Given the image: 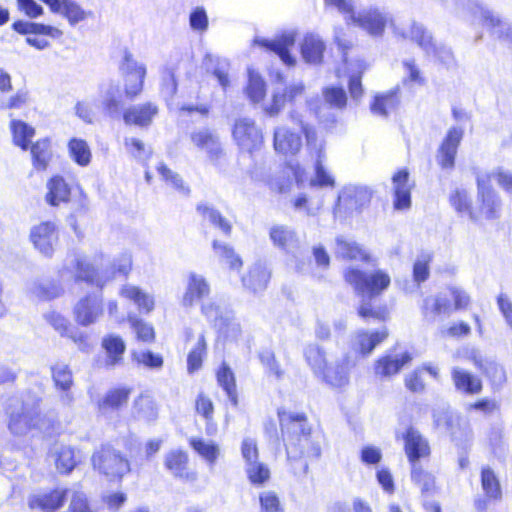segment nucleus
Listing matches in <instances>:
<instances>
[{
    "instance_id": "29",
    "label": "nucleus",
    "mask_w": 512,
    "mask_h": 512,
    "mask_svg": "<svg viewBox=\"0 0 512 512\" xmlns=\"http://www.w3.org/2000/svg\"><path fill=\"white\" fill-rule=\"evenodd\" d=\"M270 278L271 271L266 264L256 262L250 267L248 274L242 277V282L248 290L258 293L267 288Z\"/></svg>"
},
{
    "instance_id": "4",
    "label": "nucleus",
    "mask_w": 512,
    "mask_h": 512,
    "mask_svg": "<svg viewBox=\"0 0 512 512\" xmlns=\"http://www.w3.org/2000/svg\"><path fill=\"white\" fill-rule=\"evenodd\" d=\"M289 119L300 127L306 137L308 150L311 155L316 158L315 177L311 180L310 185L333 187L335 185V180L323 166V159L325 158L323 140L317 137L314 129L304 121L303 116L296 110H291L289 112Z\"/></svg>"
},
{
    "instance_id": "40",
    "label": "nucleus",
    "mask_w": 512,
    "mask_h": 512,
    "mask_svg": "<svg viewBox=\"0 0 512 512\" xmlns=\"http://www.w3.org/2000/svg\"><path fill=\"white\" fill-rule=\"evenodd\" d=\"M74 270H75V282H85L87 284H103L104 282H99V270L96 266H94L90 261L85 258H77L74 262Z\"/></svg>"
},
{
    "instance_id": "11",
    "label": "nucleus",
    "mask_w": 512,
    "mask_h": 512,
    "mask_svg": "<svg viewBox=\"0 0 512 512\" xmlns=\"http://www.w3.org/2000/svg\"><path fill=\"white\" fill-rule=\"evenodd\" d=\"M124 95L126 99L133 100L143 90L146 68L137 64L131 53H125L123 57Z\"/></svg>"
},
{
    "instance_id": "33",
    "label": "nucleus",
    "mask_w": 512,
    "mask_h": 512,
    "mask_svg": "<svg viewBox=\"0 0 512 512\" xmlns=\"http://www.w3.org/2000/svg\"><path fill=\"white\" fill-rule=\"evenodd\" d=\"M388 336L386 328L373 333L367 331H358L353 339L352 346L355 350L359 351L363 356H367L372 353L374 348L383 342Z\"/></svg>"
},
{
    "instance_id": "13",
    "label": "nucleus",
    "mask_w": 512,
    "mask_h": 512,
    "mask_svg": "<svg viewBox=\"0 0 512 512\" xmlns=\"http://www.w3.org/2000/svg\"><path fill=\"white\" fill-rule=\"evenodd\" d=\"M296 34L294 31H285L273 39L255 38L254 43L267 51L274 52L281 61L287 66H294L296 59L290 54V49L294 46Z\"/></svg>"
},
{
    "instance_id": "37",
    "label": "nucleus",
    "mask_w": 512,
    "mask_h": 512,
    "mask_svg": "<svg viewBox=\"0 0 512 512\" xmlns=\"http://www.w3.org/2000/svg\"><path fill=\"white\" fill-rule=\"evenodd\" d=\"M9 128L12 136V142L21 150H28L31 140L35 136V128L28 125L26 122L18 119H12L9 123Z\"/></svg>"
},
{
    "instance_id": "41",
    "label": "nucleus",
    "mask_w": 512,
    "mask_h": 512,
    "mask_svg": "<svg viewBox=\"0 0 512 512\" xmlns=\"http://www.w3.org/2000/svg\"><path fill=\"white\" fill-rule=\"evenodd\" d=\"M399 104L397 92L389 91L376 95L370 105L371 112L374 115L387 117L391 112L395 111Z\"/></svg>"
},
{
    "instance_id": "23",
    "label": "nucleus",
    "mask_w": 512,
    "mask_h": 512,
    "mask_svg": "<svg viewBox=\"0 0 512 512\" xmlns=\"http://www.w3.org/2000/svg\"><path fill=\"white\" fill-rule=\"evenodd\" d=\"M189 456L187 452L176 449L171 450L165 455L164 466L176 478H180L187 482H194L197 474L188 469Z\"/></svg>"
},
{
    "instance_id": "16",
    "label": "nucleus",
    "mask_w": 512,
    "mask_h": 512,
    "mask_svg": "<svg viewBox=\"0 0 512 512\" xmlns=\"http://www.w3.org/2000/svg\"><path fill=\"white\" fill-rule=\"evenodd\" d=\"M393 33L415 42L426 55L436 53V42L431 33L420 23L413 21L406 28L393 25Z\"/></svg>"
},
{
    "instance_id": "24",
    "label": "nucleus",
    "mask_w": 512,
    "mask_h": 512,
    "mask_svg": "<svg viewBox=\"0 0 512 512\" xmlns=\"http://www.w3.org/2000/svg\"><path fill=\"white\" fill-rule=\"evenodd\" d=\"M158 112V105L147 101L127 108L124 110L122 117L127 125L147 127L152 123Z\"/></svg>"
},
{
    "instance_id": "7",
    "label": "nucleus",
    "mask_w": 512,
    "mask_h": 512,
    "mask_svg": "<svg viewBox=\"0 0 512 512\" xmlns=\"http://www.w3.org/2000/svg\"><path fill=\"white\" fill-rule=\"evenodd\" d=\"M103 284L98 291L87 292L74 303L72 315L75 323L81 327L95 324L104 314Z\"/></svg>"
},
{
    "instance_id": "59",
    "label": "nucleus",
    "mask_w": 512,
    "mask_h": 512,
    "mask_svg": "<svg viewBox=\"0 0 512 512\" xmlns=\"http://www.w3.org/2000/svg\"><path fill=\"white\" fill-rule=\"evenodd\" d=\"M295 233L283 225L273 226L270 230V238L279 247H286L294 240Z\"/></svg>"
},
{
    "instance_id": "28",
    "label": "nucleus",
    "mask_w": 512,
    "mask_h": 512,
    "mask_svg": "<svg viewBox=\"0 0 512 512\" xmlns=\"http://www.w3.org/2000/svg\"><path fill=\"white\" fill-rule=\"evenodd\" d=\"M434 423L438 428L445 429L453 440L461 438L468 439L470 437V429L466 423H461L457 415L450 412H440L434 414Z\"/></svg>"
},
{
    "instance_id": "42",
    "label": "nucleus",
    "mask_w": 512,
    "mask_h": 512,
    "mask_svg": "<svg viewBox=\"0 0 512 512\" xmlns=\"http://www.w3.org/2000/svg\"><path fill=\"white\" fill-rule=\"evenodd\" d=\"M54 463L59 474H70L79 463L75 449L71 446H61L55 453Z\"/></svg>"
},
{
    "instance_id": "55",
    "label": "nucleus",
    "mask_w": 512,
    "mask_h": 512,
    "mask_svg": "<svg viewBox=\"0 0 512 512\" xmlns=\"http://www.w3.org/2000/svg\"><path fill=\"white\" fill-rule=\"evenodd\" d=\"M208 293L209 287L207 283L201 278L192 276L189 280L184 300L191 305L194 301L202 299Z\"/></svg>"
},
{
    "instance_id": "38",
    "label": "nucleus",
    "mask_w": 512,
    "mask_h": 512,
    "mask_svg": "<svg viewBox=\"0 0 512 512\" xmlns=\"http://www.w3.org/2000/svg\"><path fill=\"white\" fill-rule=\"evenodd\" d=\"M193 144L208 153L210 158L218 156L221 152L219 137L211 130H200L191 133Z\"/></svg>"
},
{
    "instance_id": "64",
    "label": "nucleus",
    "mask_w": 512,
    "mask_h": 512,
    "mask_svg": "<svg viewBox=\"0 0 512 512\" xmlns=\"http://www.w3.org/2000/svg\"><path fill=\"white\" fill-rule=\"evenodd\" d=\"M260 504L265 512H282L278 496L272 491H264L260 494Z\"/></svg>"
},
{
    "instance_id": "18",
    "label": "nucleus",
    "mask_w": 512,
    "mask_h": 512,
    "mask_svg": "<svg viewBox=\"0 0 512 512\" xmlns=\"http://www.w3.org/2000/svg\"><path fill=\"white\" fill-rule=\"evenodd\" d=\"M463 135L464 131L460 127H451L448 130L436 155L437 163L442 169L451 170L454 168L455 157Z\"/></svg>"
},
{
    "instance_id": "54",
    "label": "nucleus",
    "mask_w": 512,
    "mask_h": 512,
    "mask_svg": "<svg viewBox=\"0 0 512 512\" xmlns=\"http://www.w3.org/2000/svg\"><path fill=\"white\" fill-rule=\"evenodd\" d=\"M52 379L55 386L62 390L68 391L73 384L72 371L66 364H55L51 367Z\"/></svg>"
},
{
    "instance_id": "52",
    "label": "nucleus",
    "mask_w": 512,
    "mask_h": 512,
    "mask_svg": "<svg viewBox=\"0 0 512 512\" xmlns=\"http://www.w3.org/2000/svg\"><path fill=\"white\" fill-rule=\"evenodd\" d=\"M481 484L482 489L488 498L493 500H498L501 498L502 492L500 484L494 471L491 468L487 467L482 469Z\"/></svg>"
},
{
    "instance_id": "6",
    "label": "nucleus",
    "mask_w": 512,
    "mask_h": 512,
    "mask_svg": "<svg viewBox=\"0 0 512 512\" xmlns=\"http://www.w3.org/2000/svg\"><path fill=\"white\" fill-rule=\"evenodd\" d=\"M345 21L348 25L353 24L374 38L382 37L388 24H391L392 28L395 25L389 13L374 6L359 11L353 9Z\"/></svg>"
},
{
    "instance_id": "56",
    "label": "nucleus",
    "mask_w": 512,
    "mask_h": 512,
    "mask_svg": "<svg viewBox=\"0 0 512 512\" xmlns=\"http://www.w3.org/2000/svg\"><path fill=\"white\" fill-rule=\"evenodd\" d=\"M69 512H95L91 501L83 490L70 491Z\"/></svg>"
},
{
    "instance_id": "34",
    "label": "nucleus",
    "mask_w": 512,
    "mask_h": 512,
    "mask_svg": "<svg viewBox=\"0 0 512 512\" xmlns=\"http://www.w3.org/2000/svg\"><path fill=\"white\" fill-rule=\"evenodd\" d=\"M101 346L106 353V364L108 366H116L123 362L126 344L121 336L108 334L103 337Z\"/></svg>"
},
{
    "instance_id": "27",
    "label": "nucleus",
    "mask_w": 512,
    "mask_h": 512,
    "mask_svg": "<svg viewBox=\"0 0 512 512\" xmlns=\"http://www.w3.org/2000/svg\"><path fill=\"white\" fill-rule=\"evenodd\" d=\"M478 12L482 19L483 25L491 29L492 33L498 38L512 44V24L503 20L492 10L478 6Z\"/></svg>"
},
{
    "instance_id": "57",
    "label": "nucleus",
    "mask_w": 512,
    "mask_h": 512,
    "mask_svg": "<svg viewBox=\"0 0 512 512\" xmlns=\"http://www.w3.org/2000/svg\"><path fill=\"white\" fill-rule=\"evenodd\" d=\"M189 445L208 462H214L218 456V447L213 443L205 442L203 439L190 438Z\"/></svg>"
},
{
    "instance_id": "8",
    "label": "nucleus",
    "mask_w": 512,
    "mask_h": 512,
    "mask_svg": "<svg viewBox=\"0 0 512 512\" xmlns=\"http://www.w3.org/2000/svg\"><path fill=\"white\" fill-rule=\"evenodd\" d=\"M476 182L478 208L474 212L479 215V220L498 219L501 215L502 201L490 184V175L478 174Z\"/></svg>"
},
{
    "instance_id": "35",
    "label": "nucleus",
    "mask_w": 512,
    "mask_h": 512,
    "mask_svg": "<svg viewBox=\"0 0 512 512\" xmlns=\"http://www.w3.org/2000/svg\"><path fill=\"white\" fill-rule=\"evenodd\" d=\"M451 377L456 390L461 393L474 395L482 389L481 380L462 368L454 367Z\"/></svg>"
},
{
    "instance_id": "43",
    "label": "nucleus",
    "mask_w": 512,
    "mask_h": 512,
    "mask_svg": "<svg viewBox=\"0 0 512 512\" xmlns=\"http://www.w3.org/2000/svg\"><path fill=\"white\" fill-rule=\"evenodd\" d=\"M246 93L249 99L254 103H265L266 83L262 76L254 69H248V84Z\"/></svg>"
},
{
    "instance_id": "14",
    "label": "nucleus",
    "mask_w": 512,
    "mask_h": 512,
    "mask_svg": "<svg viewBox=\"0 0 512 512\" xmlns=\"http://www.w3.org/2000/svg\"><path fill=\"white\" fill-rule=\"evenodd\" d=\"M47 323L62 337L70 339L80 350H87L90 346L89 336L85 332L76 331L67 317L58 311H51L45 315Z\"/></svg>"
},
{
    "instance_id": "15",
    "label": "nucleus",
    "mask_w": 512,
    "mask_h": 512,
    "mask_svg": "<svg viewBox=\"0 0 512 512\" xmlns=\"http://www.w3.org/2000/svg\"><path fill=\"white\" fill-rule=\"evenodd\" d=\"M29 239L33 246L45 256H52L54 244L58 241V229L52 221H42L33 226Z\"/></svg>"
},
{
    "instance_id": "25",
    "label": "nucleus",
    "mask_w": 512,
    "mask_h": 512,
    "mask_svg": "<svg viewBox=\"0 0 512 512\" xmlns=\"http://www.w3.org/2000/svg\"><path fill=\"white\" fill-rule=\"evenodd\" d=\"M31 163L36 171H45L54 158V147L49 137L39 138L28 147Z\"/></svg>"
},
{
    "instance_id": "26",
    "label": "nucleus",
    "mask_w": 512,
    "mask_h": 512,
    "mask_svg": "<svg viewBox=\"0 0 512 512\" xmlns=\"http://www.w3.org/2000/svg\"><path fill=\"white\" fill-rule=\"evenodd\" d=\"M274 149L283 155H296L302 148L301 136L285 126L274 130Z\"/></svg>"
},
{
    "instance_id": "2",
    "label": "nucleus",
    "mask_w": 512,
    "mask_h": 512,
    "mask_svg": "<svg viewBox=\"0 0 512 512\" xmlns=\"http://www.w3.org/2000/svg\"><path fill=\"white\" fill-rule=\"evenodd\" d=\"M345 280L353 286L355 292L363 297L358 308V314L363 319L374 318L378 321H385L388 317V309L384 306L373 307L369 300L379 296L385 291L391 279L388 273L383 270H375L369 273L350 268L345 272Z\"/></svg>"
},
{
    "instance_id": "21",
    "label": "nucleus",
    "mask_w": 512,
    "mask_h": 512,
    "mask_svg": "<svg viewBox=\"0 0 512 512\" xmlns=\"http://www.w3.org/2000/svg\"><path fill=\"white\" fill-rule=\"evenodd\" d=\"M47 192L45 201L51 207H58L61 204H67L71 200L72 186L60 174L52 175L46 183Z\"/></svg>"
},
{
    "instance_id": "47",
    "label": "nucleus",
    "mask_w": 512,
    "mask_h": 512,
    "mask_svg": "<svg viewBox=\"0 0 512 512\" xmlns=\"http://www.w3.org/2000/svg\"><path fill=\"white\" fill-rule=\"evenodd\" d=\"M452 310L453 308L450 304V300L445 296H429L424 300L423 311L426 317L430 314L433 316H449L452 313Z\"/></svg>"
},
{
    "instance_id": "53",
    "label": "nucleus",
    "mask_w": 512,
    "mask_h": 512,
    "mask_svg": "<svg viewBox=\"0 0 512 512\" xmlns=\"http://www.w3.org/2000/svg\"><path fill=\"white\" fill-rule=\"evenodd\" d=\"M411 479L421 489L422 493H432L435 490L434 476L425 471L420 464L411 467Z\"/></svg>"
},
{
    "instance_id": "30",
    "label": "nucleus",
    "mask_w": 512,
    "mask_h": 512,
    "mask_svg": "<svg viewBox=\"0 0 512 512\" xmlns=\"http://www.w3.org/2000/svg\"><path fill=\"white\" fill-rule=\"evenodd\" d=\"M394 188V207L397 210L408 209L411 206V185L409 173L403 169L392 177Z\"/></svg>"
},
{
    "instance_id": "32",
    "label": "nucleus",
    "mask_w": 512,
    "mask_h": 512,
    "mask_svg": "<svg viewBox=\"0 0 512 512\" xmlns=\"http://www.w3.org/2000/svg\"><path fill=\"white\" fill-rule=\"evenodd\" d=\"M325 48V43L318 34L307 33L301 43L302 58L306 63L320 64Z\"/></svg>"
},
{
    "instance_id": "39",
    "label": "nucleus",
    "mask_w": 512,
    "mask_h": 512,
    "mask_svg": "<svg viewBox=\"0 0 512 512\" xmlns=\"http://www.w3.org/2000/svg\"><path fill=\"white\" fill-rule=\"evenodd\" d=\"M32 292L40 301H52L64 295L65 289L59 280L47 279L37 281Z\"/></svg>"
},
{
    "instance_id": "44",
    "label": "nucleus",
    "mask_w": 512,
    "mask_h": 512,
    "mask_svg": "<svg viewBox=\"0 0 512 512\" xmlns=\"http://www.w3.org/2000/svg\"><path fill=\"white\" fill-rule=\"evenodd\" d=\"M449 202L458 213H467L471 221H479V215L472 210L471 201L465 189H455L449 197Z\"/></svg>"
},
{
    "instance_id": "1",
    "label": "nucleus",
    "mask_w": 512,
    "mask_h": 512,
    "mask_svg": "<svg viewBox=\"0 0 512 512\" xmlns=\"http://www.w3.org/2000/svg\"><path fill=\"white\" fill-rule=\"evenodd\" d=\"M278 417L289 463L301 462L302 472L307 474L309 462L321 457V436L312 430L303 413L279 410Z\"/></svg>"
},
{
    "instance_id": "36",
    "label": "nucleus",
    "mask_w": 512,
    "mask_h": 512,
    "mask_svg": "<svg viewBox=\"0 0 512 512\" xmlns=\"http://www.w3.org/2000/svg\"><path fill=\"white\" fill-rule=\"evenodd\" d=\"M119 295L134 302L140 312L148 314L154 309L153 298L137 286L124 285L121 287Z\"/></svg>"
},
{
    "instance_id": "5",
    "label": "nucleus",
    "mask_w": 512,
    "mask_h": 512,
    "mask_svg": "<svg viewBox=\"0 0 512 512\" xmlns=\"http://www.w3.org/2000/svg\"><path fill=\"white\" fill-rule=\"evenodd\" d=\"M373 191L366 185L347 184L338 192L333 206V216L344 220L354 214H359L366 208L372 199Z\"/></svg>"
},
{
    "instance_id": "48",
    "label": "nucleus",
    "mask_w": 512,
    "mask_h": 512,
    "mask_svg": "<svg viewBox=\"0 0 512 512\" xmlns=\"http://www.w3.org/2000/svg\"><path fill=\"white\" fill-rule=\"evenodd\" d=\"M293 208L298 212H304L307 216H316L323 207L322 198L308 197L305 193H301L291 200Z\"/></svg>"
},
{
    "instance_id": "51",
    "label": "nucleus",
    "mask_w": 512,
    "mask_h": 512,
    "mask_svg": "<svg viewBox=\"0 0 512 512\" xmlns=\"http://www.w3.org/2000/svg\"><path fill=\"white\" fill-rule=\"evenodd\" d=\"M207 353V344L204 336H200L195 346L189 351L187 355V371L190 374L198 371L203 363Z\"/></svg>"
},
{
    "instance_id": "20",
    "label": "nucleus",
    "mask_w": 512,
    "mask_h": 512,
    "mask_svg": "<svg viewBox=\"0 0 512 512\" xmlns=\"http://www.w3.org/2000/svg\"><path fill=\"white\" fill-rule=\"evenodd\" d=\"M232 134L238 145L247 150H252L262 143L261 130L249 118L237 120Z\"/></svg>"
},
{
    "instance_id": "62",
    "label": "nucleus",
    "mask_w": 512,
    "mask_h": 512,
    "mask_svg": "<svg viewBox=\"0 0 512 512\" xmlns=\"http://www.w3.org/2000/svg\"><path fill=\"white\" fill-rule=\"evenodd\" d=\"M30 100L29 92L25 89H19L6 102L0 104L1 110L21 109Z\"/></svg>"
},
{
    "instance_id": "19",
    "label": "nucleus",
    "mask_w": 512,
    "mask_h": 512,
    "mask_svg": "<svg viewBox=\"0 0 512 512\" xmlns=\"http://www.w3.org/2000/svg\"><path fill=\"white\" fill-rule=\"evenodd\" d=\"M355 366L349 354H344L334 364L328 365L321 377L332 387L342 388L349 384L350 371Z\"/></svg>"
},
{
    "instance_id": "17",
    "label": "nucleus",
    "mask_w": 512,
    "mask_h": 512,
    "mask_svg": "<svg viewBox=\"0 0 512 512\" xmlns=\"http://www.w3.org/2000/svg\"><path fill=\"white\" fill-rule=\"evenodd\" d=\"M404 451L411 467L419 464L421 459L430 456L431 449L429 441L417 429L410 427L404 436Z\"/></svg>"
},
{
    "instance_id": "46",
    "label": "nucleus",
    "mask_w": 512,
    "mask_h": 512,
    "mask_svg": "<svg viewBox=\"0 0 512 512\" xmlns=\"http://www.w3.org/2000/svg\"><path fill=\"white\" fill-rule=\"evenodd\" d=\"M304 356L314 373L321 376L328 367L325 351L316 344L308 345L304 350Z\"/></svg>"
},
{
    "instance_id": "60",
    "label": "nucleus",
    "mask_w": 512,
    "mask_h": 512,
    "mask_svg": "<svg viewBox=\"0 0 512 512\" xmlns=\"http://www.w3.org/2000/svg\"><path fill=\"white\" fill-rule=\"evenodd\" d=\"M64 1V7L61 13L71 25H75L86 18V12L76 2L73 0Z\"/></svg>"
},
{
    "instance_id": "3",
    "label": "nucleus",
    "mask_w": 512,
    "mask_h": 512,
    "mask_svg": "<svg viewBox=\"0 0 512 512\" xmlns=\"http://www.w3.org/2000/svg\"><path fill=\"white\" fill-rule=\"evenodd\" d=\"M91 467L108 483L120 484L131 470L129 458L112 443H102L91 455Z\"/></svg>"
},
{
    "instance_id": "61",
    "label": "nucleus",
    "mask_w": 512,
    "mask_h": 512,
    "mask_svg": "<svg viewBox=\"0 0 512 512\" xmlns=\"http://www.w3.org/2000/svg\"><path fill=\"white\" fill-rule=\"evenodd\" d=\"M29 425V416L26 411H13L9 414L8 428L11 433L18 435Z\"/></svg>"
},
{
    "instance_id": "45",
    "label": "nucleus",
    "mask_w": 512,
    "mask_h": 512,
    "mask_svg": "<svg viewBox=\"0 0 512 512\" xmlns=\"http://www.w3.org/2000/svg\"><path fill=\"white\" fill-rule=\"evenodd\" d=\"M71 159L79 166H87L91 162V151L87 142L80 138H71L67 144Z\"/></svg>"
},
{
    "instance_id": "12",
    "label": "nucleus",
    "mask_w": 512,
    "mask_h": 512,
    "mask_svg": "<svg viewBox=\"0 0 512 512\" xmlns=\"http://www.w3.org/2000/svg\"><path fill=\"white\" fill-rule=\"evenodd\" d=\"M12 29L21 35H34V37H27L26 41L29 45L37 49H44L48 46L46 40L38 39L37 36L59 38L63 34L62 31L56 27L23 20L15 21L12 24Z\"/></svg>"
},
{
    "instance_id": "9",
    "label": "nucleus",
    "mask_w": 512,
    "mask_h": 512,
    "mask_svg": "<svg viewBox=\"0 0 512 512\" xmlns=\"http://www.w3.org/2000/svg\"><path fill=\"white\" fill-rule=\"evenodd\" d=\"M70 495V489L57 485L40 493L33 494L28 499L31 510L42 512H57L65 507Z\"/></svg>"
},
{
    "instance_id": "22",
    "label": "nucleus",
    "mask_w": 512,
    "mask_h": 512,
    "mask_svg": "<svg viewBox=\"0 0 512 512\" xmlns=\"http://www.w3.org/2000/svg\"><path fill=\"white\" fill-rule=\"evenodd\" d=\"M132 392L133 388L129 386H116L109 389L97 401V410L102 414L121 410L127 406Z\"/></svg>"
},
{
    "instance_id": "10",
    "label": "nucleus",
    "mask_w": 512,
    "mask_h": 512,
    "mask_svg": "<svg viewBox=\"0 0 512 512\" xmlns=\"http://www.w3.org/2000/svg\"><path fill=\"white\" fill-rule=\"evenodd\" d=\"M304 92L305 85L301 81L292 82L283 89L275 88L271 99L263 103L262 110L266 115L275 117L279 115L286 103L293 104L304 95Z\"/></svg>"
},
{
    "instance_id": "63",
    "label": "nucleus",
    "mask_w": 512,
    "mask_h": 512,
    "mask_svg": "<svg viewBox=\"0 0 512 512\" xmlns=\"http://www.w3.org/2000/svg\"><path fill=\"white\" fill-rule=\"evenodd\" d=\"M157 171L161 175L162 179L170 183L175 189L179 191H188L182 178L174 173L166 164L161 163L157 166Z\"/></svg>"
},
{
    "instance_id": "31",
    "label": "nucleus",
    "mask_w": 512,
    "mask_h": 512,
    "mask_svg": "<svg viewBox=\"0 0 512 512\" xmlns=\"http://www.w3.org/2000/svg\"><path fill=\"white\" fill-rule=\"evenodd\" d=\"M411 359L412 357L408 352L383 356L375 363V374L383 378L391 377L397 374Z\"/></svg>"
},
{
    "instance_id": "58",
    "label": "nucleus",
    "mask_w": 512,
    "mask_h": 512,
    "mask_svg": "<svg viewBox=\"0 0 512 512\" xmlns=\"http://www.w3.org/2000/svg\"><path fill=\"white\" fill-rule=\"evenodd\" d=\"M246 472L249 480L254 484H263L270 477L269 468L258 460L247 464Z\"/></svg>"
},
{
    "instance_id": "49",
    "label": "nucleus",
    "mask_w": 512,
    "mask_h": 512,
    "mask_svg": "<svg viewBox=\"0 0 512 512\" xmlns=\"http://www.w3.org/2000/svg\"><path fill=\"white\" fill-rule=\"evenodd\" d=\"M335 254L337 257L344 259H367L366 253L355 242L347 240L344 237L336 238Z\"/></svg>"
},
{
    "instance_id": "50",
    "label": "nucleus",
    "mask_w": 512,
    "mask_h": 512,
    "mask_svg": "<svg viewBox=\"0 0 512 512\" xmlns=\"http://www.w3.org/2000/svg\"><path fill=\"white\" fill-rule=\"evenodd\" d=\"M128 321L137 341L145 344H152L155 341L156 332L151 324L136 317H128Z\"/></svg>"
}]
</instances>
